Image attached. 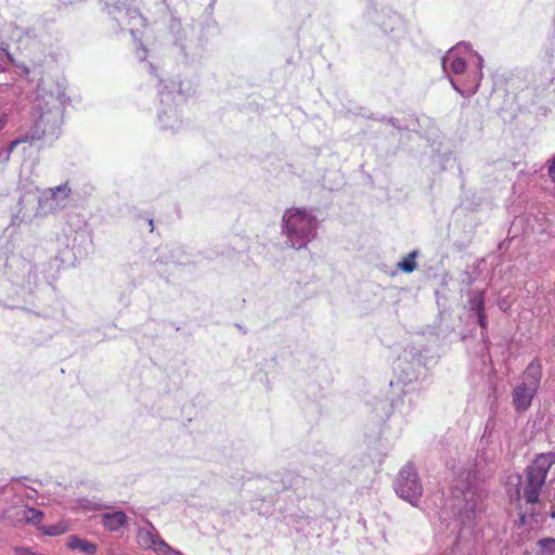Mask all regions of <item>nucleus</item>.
Masks as SVG:
<instances>
[{
    "instance_id": "f257e3e1",
    "label": "nucleus",
    "mask_w": 555,
    "mask_h": 555,
    "mask_svg": "<svg viewBox=\"0 0 555 555\" xmlns=\"http://www.w3.org/2000/svg\"><path fill=\"white\" fill-rule=\"evenodd\" d=\"M68 102L69 98L60 82L42 79L37 86L31 106V124L18 130L23 140L31 144L43 138H57Z\"/></svg>"
},
{
    "instance_id": "f03ea898",
    "label": "nucleus",
    "mask_w": 555,
    "mask_h": 555,
    "mask_svg": "<svg viewBox=\"0 0 555 555\" xmlns=\"http://www.w3.org/2000/svg\"><path fill=\"white\" fill-rule=\"evenodd\" d=\"M482 56L466 43L451 48L441 60L443 73L449 77L455 91L463 96L476 93L482 79Z\"/></svg>"
},
{
    "instance_id": "7ed1b4c3",
    "label": "nucleus",
    "mask_w": 555,
    "mask_h": 555,
    "mask_svg": "<svg viewBox=\"0 0 555 555\" xmlns=\"http://www.w3.org/2000/svg\"><path fill=\"white\" fill-rule=\"evenodd\" d=\"M450 481L451 508L465 524L475 518L478 507L482 504L483 481H479L476 469L452 472Z\"/></svg>"
},
{
    "instance_id": "20e7f679",
    "label": "nucleus",
    "mask_w": 555,
    "mask_h": 555,
    "mask_svg": "<svg viewBox=\"0 0 555 555\" xmlns=\"http://www.w3.org/2000/svg\"><path fill=\"white\" fill-rule=\"evenodd\" d=\"M318 219L311 210L292 207L284 211L282 235L285 244L294 249L306 248L317 237Z\"/></svg>"
},
{
    "instance_id": "39448f33",
    "label": "nucleus",
    "mask_w": 555,
    "mask_h": 555,
    "mask_svg": "<svg viewBox=\"0 0 555 555\" xmlns=\"http://www.w3.org/2000/svg\"><path fill=\"white\" fill-rule=\"evenodd\" d=\"M554 463V453H541L527 467L525 479L519 480V488L516 490V501L519 507L522 506V503L529 505L538 503L547 473Z\"/></svg>"
},
{
    "instance_id": "423d86ee",
    "label": "nucleus",
    "mask_w": 555,
    "mask_h": 555,
    "mask_svg": "<svg viewBox=\"0 0 555 555\" xmlns=\"http://www.w3.org/2000/svg\"><path fill=\"white\" fill-rule=\"evenodd\" d=\"M467 306L469 311L473 312L474 318L477 319L481 332L480 339L475 346L467 345L469 356L472 357V366L475 372L482 375L486 365L485 350L486 338L483 330L486 328V314H485V294L482 291H472L468 295Z\"/></svg>"
},
{
    "instance_id": "0eeeda50",
    "label": "nucleus",
    "mask_w": 555,
    "mask_h": 555,
    "mask_svg": "<svg viewBox=\"0 0 555 555\" xmlns=\"http://www.w3.org/2000/svg\"><path fill=\"white\" fill-rule=\"evenodd\" d=\"M542 376V366L538 360H533L525 370L520 382L513 390V404L517 412H526L538 392Z\"/></svg>"
},
{
    "instance_id": "6e6552de",
    "label": "nucleus",
    "mask_w": 555,
    "mask_h": 555,
    "mask_svg": "<svg viewBox=\"0 0 555 555\" xmlns=\"http://www.w3.org/2000/svg\"><path fill=\"white\" fill-rule=\"evenodd\" d=\"M160 107L157 111V122L163 131L175 133L182 128L183 120L179 111V104L183 101L180 93L168 90L163 82L158 85Z\"/></svg>"
},
{
    "instance_id": "1a4fd4ad",
    "label": "nucleus",
    "mask_w": 555,
    "mask_h": 555,
    "mask_svg": "<svg viewBox=\"0 0 555 555\" xmlns=\"http://www.w3.org/2000/svg\"><path fill=\"white\" fill-rule=\"evenodd\" d=\"M395 491L399 498L415 506L423 494V485L415 466L404 465L395 480Z\"/></svg>"
},
{
    "instance_id": "9d476101",
    "label": "nucleus",
    "mask_w": 555,
    "mask_h": 555,
    "mask_svg": "<svg viewBox=\"0 0 555 555\" xmlns=\"http://www.w3.org/2000/svg\"><path fill=\"white\" fill-rule=\"evenodd\" d=\"M70 195L72 189L68 182L44 190L38 198L36 216H47L64 209L69 203Z\"/></svg>"
},
{
    "instance_id": "9b49d317",
    "label": "nucleus",
    "mask_w": 555,
    "mask_h": 555,
    "mask_svg": "<svg viewBox=\"0 0 555 555\" xmlns=\"http://www.w3.org/2000/svg\"><path fill=\"white\" fill-rule=\"evenodd\" d=\"M109 14L119 25L137 26L143 23V16L139 10L127 5L126 0L113 5Z\"/></svg>"
},
{
    "instance_id": "f8f14e48",
    "label": "nucleus",
    "mask_w": 555,
    "mask_h": 555,
    "mask_svg": "<svg viewBox=\"0 0 555 555\" xmlns=\"http://www.w3.org/2000/svg\"><path fill=\"white\" fill-rule=\"evenodd\" d=\"M541 67L543 69L542 86H550L555 80V44L551 43L544 50L541 57Z\"/></svg>"
},
{
    "instance_id": "ddd939ff",
    "label": "nucleus",
    "mask_w": 555,
    "mask_h": 555,
    "mask_svg": "<svg viewBox=\"0 0 555 555\" xmlns=\"http://www.w3.org/2000/svg\"><path fill=\"white\" fill-rule=\"evenodd\" d=\"M66 544L68 548L79 551L85 555H95L98 551L96 544L81 539L78 535H69Z\"/></svg>"
},
{
    "instance_id": "4468645a",
    "label": "nucleus",
    "mask_w": 555,
    "mask_h": 555,
    "mask_svg": "<svg viewBox=\"0 0 555 555\" xmlns=\"http://www.w3.org/2000/svg\"><path fill=\"white\" fill-rule=\"evenodd\" d=\"M127 522V515L121 511L102 515V525L109 531H117Z\"/></svg>"
},
{
    "instance_id": "2eb2a0df",
    "label": "nucleus",
    "mask_w": 555,
    "mask_h": 555,
    "mask_svg": "<svg viewBox=\"0 0 555 555\" xmlns=\"http://www.w3.org/2000/svg\"><path fill=\"white\" fill-rule=\"evenodd\" d=\"M137 538L139 544L142 547L153 550L154 545L156 544V539L159 538V534L152 526V524L149 522V528L139 529Z\"/></svg>"
},
{
    "instance_id": "dca6fc26",
    "label": "nucleus",
    "mask_w": 555,
    "mask_h": 555,
    "mask_svg": "<svg viewBox=\"0 0 555 555\" xmlns=\"http://www.w3.org/2000/svg\"><path fill=\"white\" fill-rule=\"evenodd\" d=\"M170 29L175 36V46L179 50V53L186 57V46L183 41L186 39V30L181 28L180 22L172 21Z\"/></svg>"
},
{
    "instance_id": "f3484780",
    "label": "nucleus",
    "mask_w": 555,
    "mask_h": 555,
    "mask_svg": "<svg viewBox=\"0 0 555 555\" xmlns=\"http://www.w3.org/2000/svg\"><path fill=\"white\" fill-rule=\"evenodd\" d=\"M281 481L284 489H297L304 483V478L293 472H286Z\"/></svg>"
},
{
    "instance_id": "a211bd4d",
    "label": "nucleus",
    "mask_w": 555,
    "mask_h": 555,
    "mask_svg": "<svg viewBox=\"0 0 555 555\" xmlns=\"http://www.w3.org/2000/svg\"><path fill=\"white\" fill-rule=\"evenodd\" d=\"M418 255V251L417 250H413L411 251L408 257L403 258L399 263H398V268L405 272V273H411L413 272L415 269H416V262H415V258L417 257Z\"/></svg>"
},
{
    "instance_id": "6ab92c4d",
    "label": "nucleus",
    "mask_w": 555,
    "mask_h": 555,
    "mask_svg": "<svg viewBox=\"0 0 555 555\" xmlns=\"http://www.w3.org/2000/svg\"><path fill=\"white\" fill-rule=\"evenodd\" d=\"M539 551L537 555H553L555 553V539L544 538L538 541Z\"/></svg>"
},
{
    "instance_id": "aec40b11",
    "label": "nucleus",
    "mask_w": 555,
    "mask_h": 555,
    "mask_svg": "<svg viewBox=\"0 0 555 555\" xmlns=\"http://www.w3.org/2000/svg\"><path fill=\"white\" fill-rule=\"evenodd\" d=\"M153 550L158 555H182L179 551H176L169 546L160 537L156 539V544L154 545Z\"/></svg>"
},
{
    "instance_id": "412c9836",
    "label": "nucleus",
    "mask_w": 555,
    "mask_h": 555,
    "mask_svg": "<svg viewBox=\"0 0 555 555\" xmlns=\"http://www.w3.org/2000/svg\"><path fill=\"white\" fill-rule=\"evenodd\" d=\"M401 23V17L398 14L392 13L391 15L388 16L387 22H383L380 24V27L385 33H389L392 31L396 27L400 26Z\"/></svg>"
},
{
    "instance_id": "4be33fe9",
    "label": "nucleus",
    "mask_w": 555,
    "mask_h": 555,
    "mask_svg": "<svg viewBox=\"0 0 555 555\" xmlns=\"http://www.w3.org/2000/svg\"><path fill=\"white\" fill-rule=\"evenodd\" d=\"M43 517V513L36 509V508H27L25 511V518L27 519L28 522H31V524H37L39 521H41Z\"/></svg>"
},
{
    "instance_id": "5701e85b",
    "label": "nucleus",
    "mask_w": 555,
    "mask_h": 555,
    "mask_svg": "<svg viewBox=\"0 0 555 555\" xmlns=\"http://www.w3.org/2000/svg\"><path fill=\"white\" fill-rule=\"evenodd\" d=\"M24 197H21L18 201L20 210L18 214L14 217L13 224L16 223V220L18 219L20 222H28L31 221V216L27 215L26 211H24Z\"/></svg>"
},
{
    "instance_id": "b1692460",
    "label": "nucleus",
    "mask_w": 555,
    "mask_h": 555,
    "mask_svg": "<svg viewBox=\"0 0 555 555\" xmlns=\"http://www.w3.org/2000/svg\"><path fill=\"white\" fill-rule=\"evenodd\" d=\"M12 63L10 53L4 48H0V69L5 70Z\"/></svg>"
},
{
    "instance_id": "393cba45",
    "label": "nucleus",
    "mask_w": 555,
    "mask_h": 555,
    "mask_svg": "<svg viewBox=\"0 0 555 555\" xmlns=\"http://www.w3.org/2000/svg\"><path fill=\"white\" fill-rule=\"evenodd\" d=\"M80 506L85 509H90V511H100L104 507L102 504H99L98 502L87 500V499L80 501Z\"/></svg>"
},
{
    "instance_id": "a878e982",
    "label": "nucleus",
    "mask_w": 555,
    "mask_h": 555,
    "mask_svg": "<svg viewBox=\"0 0 555 555\" xmlns=\"http://www.w3.org/2000/svg\"><path fill=\"white\" fill-rule=\"evenodd\" d=\"M65 531V527L64 526H49L46 528L44 530V533L47 535H59V534H62L63 532Z\"/></svg>"
},
{
    "instance_id": "bb28decb",
    "label": "nucleus",
    "mask_w": 555,
    "mask_h": 555,
    "mask_svg": "<svg viewBox=\"0 0 555 555\" xmlns=\"http://www.w3.org/2000/svg\"><path fill=\"white\" fill-rule=\"evenodd\" d=\"M21 143H26V142L23 140V138H22V137H21V134L18 133V137H17L15 140H13V141H11V142H10V144H9V146H8V155H10V154L14 151V149H15L18 144H21Z\"/></svg>"
},
{
    "instance_id": "cd10ccee",
    "label": "nucleus",
    "mask_w": 555,
    "mask_h": 555,
    "mask_svg": "<svg viewBox=\"0 0 555 555\" xmlns=\"http://www.w3.org/2000/svg\"><path fill=\"white\" fill-rule=\"evenodd\" d=\"M547 172L552 181L555 182V156L548 160Z\"/></svg>"
},
{
    "instance_id": "c85d7f7f",
    "label": "nucleus",
    "mask_w": 555,
    "mask_h": 555,
    "mask_svg": "<svg viewBox=\"0 0 555 555\" xmlns=\"http://www.w3.org/2000/svg\"><path fill=\"white\" fill-rule=\"evenodd\" d=\"M380 120H382L383 122H387V124L392 125L395 128H397V129H399V130H400V129H402V128H401V126H399V125L397 124V119H395V118H392V117H390V118L383 117V118H380Z\"/></svg>"
},
{
    "instance_id": "c756f323",
    "label": "nucleus",
    "mask_w": 555,
    "mask_h": 555,
    "mask_svg": "<svg viewBox=\"0 0 555 555\" xmlns=\"http://www.w3.org/2000/svg\"><path fill=\"white\" fill-rule=\"evenodd\" d=\"M7 124H8L7 113L0 112V131L5 128Z\"/></svg>"
},
{
    "instance_id": "7c9ffc66",
    "label": "nucleus",
    "mask_w": 555,
    "mask_h": 555,
    "mask_svg": "<svg viewBox=\"0 0 555 555\" xmlns=\"http://www.w3.org/2000/svg\"><path fill=\"white\" fill-rule=\"evenodd\" d=\"M461 544H462V542H461V538H459V539L455 541V543H454V545H453V548H452L451 553H450V554H442V555H455V554H456V551L461 548Z\"/></svg>"
},
{
    "instance_id": "2f4dec72",
    "label": "nucleus",
    "mask_w": 555,
    "mask_h": 555,
    "mask_svg": "<svg viewBox=\"0 0 555 555\" xmlns=\"http://www.w3.org/2000/svg\"><path fill=\"white\" fill-rule=\"evenodd\" d=\"M499 307L502 311L506 312L511 308V305L506 300L502 299L499 300Z\"/></svg>"
},
{
    "instance_id": "473e14b6",
    "label": "nucleus",
    "mask_w": 555,
    "mask_h": 555,
    "mask_svg": "<svg viewBox=\"0 0 555 555\" xmlns=\"http://www.w3.org/2000/svg\"><path fill=\"white\" fill-rule=\"evenodd\" d=\"M144 67L147 69V72L153 75V76H156V68L155 66L152 64V63H145L144 64Z\"/></svg>"
},
{
    "instance_id": "72a5a7b5",
    "label": "nucleus",
    "mask_w": 555,
    "mask_h": 555,
    "mask_svg": "<svg viewBox=\"0 0 555 555\" xmlns=\"http://www.w3.org/2000/svg\"><path fill=\"white\" fill-rule=\"evenodd\" d=\"M146 50L144 48L141 49V51L138 52V57L141 62L145 61L146 59Z\"/></svg>"
},
{
    "instance_id": "f704fd0d",
    "label": "nucleus",
    "mask_w": 555,
    "mask_h": 555,
    "mask_svg": "<svg viewBox=\"0 0 555 555\" xmlns=\"http://www.w3.org/2000/svg\"><path fill=\"white\" fill-rule=\"evenodd\" d=\"M106 555H126V554L116 553L114 550L109 548V550H107Z\"/></svg>"
},
{
    "instance_id": "c9c22d12",
    "label": "nucleus",
    "mask_w": 555,
    "mask_h": 555,
    "mask_svg": "<svg viewBox=\"0 0 555 555\" xmlns=\"http://www.w3.org/2000/svg\"><path fill=\"white\" fill-rule=\"evenodd\" d=\"M401 380H402L404 384H408V383H410V382L412 380V378H410L409 376H406V377H403Z\"/></svg>"
},
{
    "instance_id": "e433bc0d",
    "label": "nucleus",
    "mask_w": 555,
    "mask_h": 555,
    "mask_svg": "<svg viewBox=\"0 0 555 555\" xmlns=\"http://www.w3.org/2000/svg\"><path fill=\"white\" fill-rule=\"evenodd\" d=\"M526 515L525 514H520V522L521 524H525L526 522Z\"/></svg>"
},
{
    "instance_id": "4c0bfd02",
    "label": "nucleus",
    "mask_w": 555,
    "mask_h": 555,
    "mask_svg": "<svg viewBox=\"0 0 555 555\" xmlns=\"http://www.w3.org/2000/svg\"><path fill=\"white\" fill-rule=\"evenodd\" d=\"M149 225H151V231H153V220L152 219L149 220Z\"/></svg>"
}]
</instances>
